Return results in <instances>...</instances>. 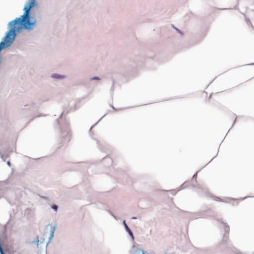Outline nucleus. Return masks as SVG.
Here are the masks:
<instances>
[{
    "mask_svg": "<svg viewBox=\"0 0 254 254\" xmlns=\"http://www.w3.org/2000/svg\"><path fill=\"white\" fill-rule=\"evenodd\" d=\"M35 5H36L35 0H28V3L24 7V12L23 14L22 15H21L20 17L17 18V19L22 18V16H24V15L25 14V13L26 11V10L27 9H29L28 12L27 13V16H26V20L28 19L29 23H30L32 24L31 25H30V29H32L33 28V27L35 24V22H32L30 21V16L29 15V13H30V11L31 9L33 7H34Z\"/></svg>",
    "mask_w": 254,
    "mask_h": 254,
    "instance_id": "obj_1",
    "label": "nucleus"
},
{
    "mask_svg": "<svg viewBox=\"0 0 254 254\" xmlns=\"http://www.w3.org/2000/svg\"><path fill=\"white\" fill-rule=\"evenodd\" d=\"M124 225L125 226V228H126V230L128 232L129 234L132 236L133 234H132V232L131 231V230H130V229L128 228V227L127 226V224L126 223V222L125 221H124Z\"/></svg>",
    "mask_w": 254,
    "mask_h": 254,
    "instance_id": "obj_2",
    "label": "nucleus"
},
{
    "mask_svg": "<svg viewBox=\"0 0 254 254\" xmlns=\"http://www.w3.org/2000/svg\"><path fill=\"white\" fill-rule=\"evenodd\" d=\"M136 254H145L142 250L138 249L136 251Z\"/></svg>",
    "mask_w": 254,
    "mask_h": 254,
    "instance_id": "obj_3",
    "label": "nucleus"
},
{
    "mask_svg": "<svg viewBox=\"0 0 254 254\" xmlns=\"http://www.w3.org/2000/svg\"><path fill=\"white\" fill-rule=\"evenodd\" d=\"M52 77H56V78H60V77H62V76L61 75H58V74H53L52 75Z\"/></svg>",
    "mask_w": 254,
    "mask_h": 254,
    "instance_id": "obj_4",
    "label": "nucleus"
},
{
    "mask_svg": "<svg viewBox=\"0 0 254 254\" xmlns=\"http://www.w3.org/2000/svg\"><path fill=\"white\" fill-rule=\"evenodd\" d=\"M52 208L54 209L55 211H57L58 209V206L56 205H54L52 206Z\"/></svg>",
    "mask_w": 254,
    "mask_h": 254,
    "instance_id": "obj_5",
    "label": "nucleus"
},
{
    "mask_svg": "<svg viewBox=\"0 0 254 254\" xmlns=\"http://www.w3.org/2000/svg\"><path fill=\"white\" fill-rule=\"evenodd\" d=\"M93 79H99V78L98 77H95Z\"/></svg>",
    "mask_w": 254,
    "mask_h": 254,
    "instance_id": "obj_6",
    "label": "nucleus"
},
{
    "mask_svg": "<svg viewBox=\"0 0 254 254\" xmlns=\"http://www.w3.org/2000/svg\"><path fill=\"white\" fill-rule=\"evenodd\" d=\"M5 254L4 253V254Z\"/></svg>",
    "mask_w": 254,
    "mask_h": 254,
    "instance_id": "obj_7",
    "label": "nucleus"
}]
</instances>
